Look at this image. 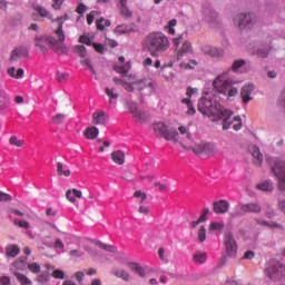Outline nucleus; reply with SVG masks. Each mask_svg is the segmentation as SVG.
Returning a JSON list of instances; mask_svg holds the SVG:
<instances>
[{
    "label": "nucleus",
    "instance_id": "55",
    "mask_svg": "<svg viewBox=\"0 0 285 285\" xmlns=\"http://www.w3.org/2000/svg\"><path fill=\"white\" fill-rule=\"evenodd\" d=\"M12 202V196L0 190V203Z\"/></svg>",
    "mask_w": 285,
    "mask_h": 285
},
{
    "label": "nucleus",
    "instance_id": "28",
    "mask_svg": "<svg viewBox=\"0 0 285 285\" xmlns=\"http://www.w3.org/2000/svg\"><path fill=\"white\" fill-rule=\"evenodd\" d=\"M8 76L13 77V79H22L23 78V69H16L14 67H11L8 69Z\"/></svg>",
    "mask_w": 285,
    "mask_h": 285
},
{
    "label": "nucleus",
    "instance_id": "5",
    "mask_svg": "<svg viewBox=\"0 0 285 285\" xmlns=\"http://www.w3.org/2000/svg\"><path fill=\"white\" fill-rule=\"evenodd\" d=\"M265 279L269 282H282L285 277V265L279 261L271 259L263 271Z\"/></svg>",
    "mask_w": 285,
    "mask_h": 285
},
{
    "label": "nucleus",
    "instance_id": "41",
    "mask_svg": "<svg viewBox=\"0 0 285 285\" xmlns=\"http://www.w3.org/2000/svg\"><path fill=\"white\" fill-rule=\"evenodd\" d=\"M57 173L61 177H70V169H65L63 170V164L62 163H57Z\"/></svg>",
    "mask_w": 285,
    "mask_h": 285
},
{
    "label": "nucleus",
    "instance_id": "50",
    "mask_svg": "<svg viewBox=\"0 0 285 285\" xmlns=\"http://www.w3.org/2000/svg\"><path fill=\"white\" fill-rule=\"evenodd\" d=\"M128 32V27L126 24L117 26L115 29L116 35H126Z\"/></svg>",
    "mask_w": 285,
    "mask_h": 285
},
{
    "label": "nucleus",
    "instance_id": "40",
    "mask_svg": "<svg viewBox=\"0 0 285 285\" xmlns=\"http://www.w3.org/2000/svg\"><path fill=\"white\" fill-rule=\"evenodd\" d=\"M181 104H185V106H187L188 110H187V115H195L196 110L195 107H193V101L190 100V98H184L181 100Z\"/></svg>",
    "mask_w": 285,
    "mask_h": 285
},
{
    "label": "nucleus",
    "instance_id": "24",
    "mask_svg": "<svg viewBox=\"0 0 285 285\" xmlns=\"http://www.w3.org/2000/svg\"><path fill=\"white\" fill-rule=\"evenodd\" d=\"M111 159L115 161V164L122 166V164L126 161V156L124 155V151L117 150L111 154Z\"/></svg>",
    "mask_w": 285,
    "mask_h": 285
},
{
    "label": "nucleus",
    "instance_id": "39",
    "mask_svg": "<svg viewBox=\"0 0 285 285\" xmlns=\"http://www.w3.org/2000/svg\"><path fill=\"white\" fill-rule=\"evenodd\" d=\"M73 52H76V55H79V57H81L82 59L86 57V55H88V51L86 50V46L83 45L75 46Z\"/></svg>",
    "mask_w": 285,
    "mask_h": 285
},
{
    "label": "nucleus",
    "instance_id": "20",
    "mask_svg": "<svg viewBox=\"0 0 285 285\" xmlns=\"http://www.w3.org/2000/svg\"><path fill=\"white\" fill-rule=\"evenodd\" d=\"M33 10L42 18L45 19H50V21H52V23H57V19H52V14H50L46 8H43L42 6L39 4H35L33 6Z\"/></svg>",
    "mask_w": 285,
    "mask_h": 285
},
{
    "label": "nucleus",
    "instance_id": "51",
    "mask_svg": "<svg viewBox=\"0 0 285 285\" xmlns=\"http://www.w3.org/2000/svg\"><path fill=\"white\" fill-rule=\"evenodd\" d=\"M209 230H224V224L217 222L212 223L209 225Z\"/></svg>",
    "mask_w": 285,
    "mask_h": 285
},
{
    "label": "nucleus",
    "instance_id": "22",
    "mask_svg": "<svg viewBox=\"0 0 285 285\" xmlns=\"http://www.w3.org/2000/svg\"><path fill=\"white\" fill-rule=\"evenodd\" d=\"M82 197V193L81 190L78 189H69L66 193V198L68 199V202L75 203L77 202V199H81Z\"/></svg>",
    "mask_w": 285,
    "mask_h": 285
},
{
    "label": "nucleus",
    "instance_id": "25",
    "mask_svg": "<svg viewBox=\"0 0 285 285\" xmlns=\"http://www.w3.org/2000/svg\"><path fill=\"white\" fill-rule=\"evenodd\" d=\"M10 106V98L3 89H0V110H6Z\"/></svg>",
    "mask_w": 285,
    "mask_h": 285
},
{
    "label": "nucleus",
    "instance_id": "62",
    "mask_svg": "<svg viewBox=\"0 0 285 285\" xmlns=\"http://www.w3.org/2000/svg\"><path fill=\"white\" fill-rule=\"evenodd\" d=\"M92 47L95 48L96 52H99L100 55H104V45L101 43H92Z\"/></svg>",
    "mask_w": 285,
    "mask_h": 285
},
{
    "label": "nucleus",
    "instance_id": "14",
    "mask_svg": "<svg viewBox=\"0 0 285 285\" xmlns=\"http://www.w3.org/2000/svg\"><path fill=\"white\" fill-rule=\"evenodd\" d=\"M213 206H214L213 210L214 213H216V215H224L226 214L227 210H229L230 203L222 199V200L215 202Z\"/></svg>",
    "mask_w": 285,
    "mask_h": 285
},
{
    "label": "nucleus",
    "instance_id": "47",
    "mask_svg": "<svg viewBox=\"0 0 285 285\" xmlns=\"http://www.w3.org/2000/svg\"><path fill=\"white\" fill-rule=\"evenodd\" d=\"M51 276L53 277V279H63L66 277V273H63V271L61 269H55Z\"/></svg>",
    "mask_w": 285,
    "mask_h": 285
},
{
    "label": "nucleus",
    "instance_id": "27",
    "mask_svg": "<svg viewBox=\"0 0 285 285\" xmlns=\"http://www.w3.org/2000/svg\"><path fill=\"white\" fill-rule=\"evenodd\" d=\"M87 139H97L99 137V129L97 127H89L85 130Z\"/></svg>",
    "mask_w": 285,
    "mask_h": 285
},
{
    "label": "nucleus",
    "instance_id": "60",
    "mask_svg": "<svg viewBox=\"0 0 285 285\" xmlns=\"http://www.w3.org/2000/svg\"><path fill=\"white\" fill-rule=\"evenodd\" d=\"M243 259H255V252L253 250L245 252Z\"/></svg>",
    "mask_w": 285,
    "mask_h": 285
},
{
    "label": "nucleus",
    "instance_id": "49",
    "mask_svg": "<svg viewBox=\"0 0 285 285\" xmlns=\"http://www.w3.org/2000/svg\"><path fill=\"white\" fill-rule=\"evenodd\" d=\"M242 66H246V61H244V60H235L234 62H233V65H232V70L234 71V72H237V69L238 68H242Z\"/></svg>",
    "mask_w": 285,
    "mask_h": 285
},
{
    "label": "nucleus",
    "instance_id": "9",
    "mask_svg": "<svg viewBox=\"0 0 285 285\" xmlns=\"http://www.w3.org/2000/svg\"><path fill=\"white\" fill-rule=\"evenodd\" d=\"M234 22L239 30H250L255 26V16L253 13H238L235 16Z\"/></svg>",
    "mask_w": 285,
    "mask_h": 285
},
{
    "label": "nucleus",
    "instance_id": "53",
    "mask_svg": "<svg viewBox=\"0 0 285 285\" xmlns=\"http://www.w3.org/2000/svg\"><path fill=\"white\" fill-rule=\"evenodd\" d=\"M28 268L31 273H40L41 272V266L37 263H31L28 265Z\"/></svg>",
    "mask_w": 285,
    "mask_h": 285
},
{
    "label": "nucleus",
    "instance_id": "52",
    "mask_svg": "<svg viewBox=\"0 0 285 285\" xmlns=\"http://www.w3.org/2000/svg\"><path fill=\"white\" fill-rule=\"evenodd\" d=\"M198 239L199 242H206V227L200 226L198 230Z\"/></svg>",
    "mask_w": 285,
    "mask_h": 285
},
{
    "label": "nucleus",
    "instance_id": "42",
    "mask_svg": "<svg viewBox=\"0 0 285 285\" xmlns=\"http://www.w3.org/2000/svg\"><path fill=\"white\" fill-rule=\"evenodd\" d=\"M96 246H98L102 250H107L108 253H115V247L112 245H107V244L101 243V242L98 240L96 243Z\"/></svg>",
    "mask_w": 285,
    "mask_h": 285
},
{
    "label": "nucleus",
    "instance_id": "63",
    "mask_svg": "<svg viewBox=\"0 0 285 285\" xmlns=\"http://www.w3.org/2000/svg\"><path fill=\"white\" fill-rule=\"evenodd\" d=\"M57 77H58V81H66L68 79L69 75L66 72H58Z\"/></svg>",
    "mask_w": 285,
    "mask_h": 285
},
{
    "label": "nucleus",
    "instance_id": "58",
    "mask_svg": "<svg viewBox=\"0 0 285 285\" xmlns=\"http://www.w3.org/2000/svg\"><path fill=\"white\" fill-rule=\"evenodd\" d=\"M79 41L86 46H92V40L88 36H80Z\"/></svg>",
    "mask_w": 285,
    "mask_h": 285
},
{
    "label": "nucleus",
    "instance_id": "34",
    "mask_svg": "<svg viewBox=\"0 0 285 285\" xmlns=\"http://www.w3.org/2000/svg\"><path fill=\"white\" fill-rule=\"evenodd\" d=\"M258 190H263L264 193H273V183L265 180L257 185Z\"/></svg>",
    "mask_w": 285,
    "mask_h": 285
},
{
    "label": "nucleus",
    "instance_id": "10",
    "mask_svg": "<svg viewBox=\"0 0 285 285\" xmlns=\"http://www.w3.org/2000/svg\"><path fill=\"white\" fill-rule=\"evenodd\" d=\"M272 173L277 177V188L282 193H285V163L284 161H276L275 165L272 167Z\"/></svg>",
    "mask_w": 285,
    "mask_h": 285
},
{
    "label": "nucleus",
    "instance_id": "26",
    "mask_svg": "<svg viewBox=\"0 0 285 285\" xmlns=\"http://www.w3.org/2000/svg\"><path fill=\"white\" fill-rule=\"evenodd\" d=\"M229 128L233 126V130H242V118L239 117H234L233 115L229 116Z\"/></svg>",
    "mask_w": 285,
    "mask_h": 285
},
{
    "label": "nucleus",
    "instance_id": "36",
    "mask_svg": "<svg viewBox=\"0 0 285 285\" xmlns=\"http://www.w3.org/2000/svg\"><path fill=\"white\" fill-rule=\"evenodd\" d=\"M193 259L195 264H206V259H208V256L206 253H197L193 256Z\"/></svg>",
    "mask_w": 285,
    "mask_h": 285
},
{
    "label": "nucleus",
    "instance_id": "43",
    "mask_svg": "<svg viewBox=\"0 0 285 285\" xmlns=\"http://www.w3.org/2000/svg\"><path fill=\"white\" fill-rule=\"evenodd\" d=\"M271 51V43L266 45L264 50L258 49L257 55L258 57H261L262 59H266V57H268V52Z\"/></svg>",
    "mask_w": 285,
    "mask_h": 285
},
{
    "label": "nucleus",
    "instance_id": "30",
    "mask_svg": "<svg viewBox=\"0 0 285 285\" xmlns=\"http://www.w3.org/2000/svg\"><path fill=\"white\" fill-rule=\"evenodd\" d=\"M112 273L116 277H120V279H124V282H129L130 279V274H128V272H126L125 269L116 268Z\"/></svg>",
    "mask_w": 285,
    "mask_h": 285
},
{
    "label": "nucleus",
    "instance_id": "57",
    "mask_svg": "<svg viewBox=\"0 0 285 285\" xmlns=\"http://www.w3.org/2000/svg\"><path fill=\"white\" fill-rule=\"evenodd\" d=\"M96 14H97V11H91L90 13L87 14L88 26H92V23L95 22Z\"/></svg>",
    "mask_w": 285,
    "mask_h": 285
},
{
    "label": "nucleus",
    "instance_id": "6",
    "mask_svg": "<svg viewBox=\"0 0 285 285\" xmlns=\"http://www.w3.org/2000/svg\"><path fill=\"white\" fill-rule=\"evenodd\" d=\"M132 92L137 90L141 97H148L155 92V82L150 78H142L131 83Z\"/></svg>",
    "mask_w": 285,
    "mask_h": 285
},
{
    "label": "nucleus",
    "instance_id": "64",
    "mask_svg": "<svg viewBox=\"0 0 285 285\" xmlns=\"http://www.w3.org/2000/svg\"><path fill=\"white\" fill-rule=\"evenodd\" d=\"M0 285H10V277L1 276L0 277Z\"/></svg>",
    "mask_w": 285,
    "mask_h": 285
},
{
    "label": "nucleus",
    "instance_id": "33",
    "mask_svg": "<svg viewBox=\"0 0 285 285\" xmlns=\"http://www.w3.org/2000/svg\"><path fill=\"white\" fill-rule=\"evenodd\" d=\"M114 70L119 75H128L130 72V62H127L125 66L115 65Z\"/></svg>",
    "mask_w": 285,
    "mask_h": 285
},
{
    "label": "nucleus",
    "instance_id": "37",
    "mask_svg": "<svg viewBox=\"0 0 285 285\" xmlns=\"http://www.w3.org/2000/svg\"><path fill=\"white\" fill-rule=\"evenodd\" d=\"M96 26H97V30L104 31V30H106V28H109L110 20H106L104 18H100V19L97 20Z\"/></svg>",
    "mask_w": 285,
    "mask_h": 285
},
{
    "label": "nucleus",
    "instance_id": "48",
    "mask_svg": "<svg viewBox=\"0 0 285 285\" xmlns=\"http://www.w3.org/2000/svg\"><path fill=\"white\" fill-rule=\"evenodd\" d=\"M66 121V115L63 114H58L52 117V124H63Z\"/></svg>",
    "mask_w": 285,
    "mask_h": 285
},
{
    "label": "nucleus",
    "instance_id": "16",
    "mask_svg": "<svg viewBox=\"0 0 285 285\" xmlns=\"http://www.w3.org/2000/svg\"><path fill=\"white\" fill-rule=\"evenodd\" d=\"M129 112L134 115V119H136V121H148V116H146L144 111L139 110L136 104L129 105Z\"/></svg>",
    "mask_w": 285,
    "mask_h": 285
},
{
    "label": "nucleus",
    "instance_id": "56",
    "mask_svg": "<svg viewBox=\"0 0 285 285\" xmlns=\"http://www.w3.org/2000/svg\"><path fill=\"white\" fill-rule=\"evenodd\" d=\"M134 197H137V198H141L140 199V204H144V202H146V199H147V195H146V193H141V190H137V191H135L134 193Z\"/></svg>",
    "mask_w": 285,
    "mask_h": 285
},
{
    "label": "nucleus",
    "instance_id": "45",
    "mask_svg": "<svg viewBox=\"0 0 285 285\" xmlns=\"http://www.w3.org/2000/svg\"><path fill=\"white\" fill-rule=\"evenodd\" d=\"M175 26H177L176 19H173L168 22V26L165 27L168 35H175Z\"/></svg>",
    "mask_w": 285,
    "mask_h": 285
},
{
    "label": "nucleus",
    "instance_id": "11",
    "mask_svg": "<svg viewBox=\"0 0 285 285\" xmlns=\"http://www.w3.org/2000/svg\"><path fill=\"white\" fill-rule=\"evenodd\" d=\"M224 244L228 257H237V242L235 240V237H233V234L227 233L225 235Z\"/></svg>",
    "mask_w": 285,
    "mask_h": 285
},
{
    "label": "nucleus",
    "instance_id": "17",
    "mask_svg": "<svg viewBox=\"0 0 285 285\" xmlns=\"http://www.w3.org/2000/svg\"><path fill=\"white\" fill-rule=\"evenodd\" d=\"M203 52L208 57H224V49H219L210 45H205L203 47Z\"/></svg>",
    "mask_w": 285,
    "mask_h": 285
},
{
    "label": "nucleus",
    "instance_id": "12",
    "mask_svg": "<svg viewBox=\"0 0 285 285\" xmlns=\"http://www.w3.org/2000/svg\"><path fill=\"white\" fill-rule=\"evenodd\" d=\"M255 91V85L254 83H247L240 90V97L243 99V104H248V101H253V92Z\"/></svg>",
    "mask_w": 285,
    "mask_h": 285
},
{
    "label": "nucleus",
    "instance_id": "18",
    "mask_svg": "<svg viewBox=\"0 0 285 285\" xmlns=\"http://www.w3.org/2000/svg\"><path fill=\"white\" fill-rule=\"evenodd\" d=\"M249 153L252 154L253 163L255 166H262V163L264 161V155H262V151H259V147L252 146L249 148Z\"/></svg>",
    "mask_w": 285,
    "mask_h": 285
},
{
    "label": "nucleus",
    "instance_id": "1",
    "mask_svg": "<svg viewBox=\"0 0 285 285\" xmlns=\"http://www.w3.org/2000/svg\"><path fill=\"white\" fill-rule=\"evenodd\" d=\"M198 111L207 117H215L223 121V130L230 128V115L233 111L222 107L219 104H213V100L207 98H200L198 101Z\"/></svg>",
    "mask_w": 285,
    "mask_h": 285
},
{
    "label": "nucleus",
    "instance_id": "35",
    "mask_svg": "<svg viewBox=\"0 0 285 285\" xmlns=\"http://www.w3.org/2000/svg\"><path fill=\"white\" fill-rule=\"evenodd\" d=\"M210 213V209L205 208L199 216V218L191 223L193 228H197V225L203 224V222H206V216Z\"/></svg>",
    "mask_w": 285,
    "mask_h": 285
},
{
    "label": "nucleus",
    "instance_id": "19",
    "mask_svg": "<svg viewBox=\"0 0 285 285\" xmlns=\"http://www.w3.org/2000/svg\"><path fill=\"white\" fill-rule=\"evenodd\" d=\"M183 55H193V43L190 41L183 42L178 49L177 59H181Z\"/></svg>",
    "mask_w": 285,
    "mask_h": 285
},
{
    "label": "nucleus",
    "instance_id": "23",
    "mask_svg": "<svg viewBox=\"0 0 285 285\" xmlns=\"http://www.w3.org/2000/svg\"><path fill=\"white\" fill-rule=\"evenodd\" d=\"M118 10H119L121 17H124L125 19H130V17H132V11H130V9H128V2L119 1Z\"/></svg>",
    "mask_w": 285,
    "mask_h": 285
},
{
    "label": "nucleus",
    "instance_id": "29",
    "mask_svg": "<svg viewBox=\"0 0 285 285\" xmlns=\"http://www.w3.org/2000/svg\"><path fill=\"white\" fill-rule=\"evenodd\" d=\"M114 83H116V86H122V88H125V90H127V92H132V85L126 82L124 79H119L117 77H115L112 79Z\"/></svg>",
    "mask_w": 285,
    "mask_h": 285
},
{
    "label": "nucleus",
    "instance_id": "54",
    "mask_svg": "<svg viewBox=\"0 0 285 285\" xmlns=\"http://www.w3.org/2000/svg\"><path fill=\"white\" fill-rule=\"evenodd\" d=\"M14 225L19 226L20 228H24V230H28V228H30V223H28L27 220H19L17 223V220H14Z\"/></svg>",
    "mask_w": 285,
    "mask_h": 285
},
{
    "label": "nucleus",
    "instance_id": "59",
    "mask_svg": "<svg viewBox=\"0 0 285 285\" xmlns=\"http://www.w3.org/2000/svg\"><path fill=\"white\" fill-rule=\"evenodd\" d=\"M69 256L79 258L83 257V253L79 252V249H73L69 252Z\"/></svg>",
    "mask_w": 285,
    "mask_h": 285
},
{
    "label": "nucleus",
    "instance_id": "4",
    "mask_svg": "<svg viewBox=\"0 0 285 285\" xmlns=\"http://www.w3.org/2000/svg\"><path fill=\"white\" fill-rule=\"evenodd\" d=\"M235 83H239V81L233 79V77H230V73H228V71H224L215 78L213 86L216 92H219L220 95H227L228 97H236L238 90L236 87H233L235 86Z\"/></svg>",
    "mask_w": 285,
    "mask_h": 285
},
{
    "label": "nucleus",
    "instance_id": "44",
    "mask_svg": "<svg viewBox=\"0 0 285 285\" xmlns=\"http://www.w3.org/2000/svg\"><path fill=\"white\" fill-rule=\"evenodd\" d=\"M106 95L110 98L109 104H112V99L119 98V94L115 92V88H106Z\"/></svg>",
    "mask_w": 285,
    "mask_h": 285
},
{
    "label": "nucleus",
    "instance_id": "61",
    "mask_svg": "<svg viewBox=\"0 0 285 285\" xmlns=\"http://www.w3.org/2000/svg\"><path fill=\"white\" fill-rule=\"evenodd\" d=\"M180 135H186L187 139H190V132H188V128L184 127V126H180L178 128Z\"/></svg>",
    "mask_w": 285,
    "mask_h": 285
},
{
    "label": "nucleus",
    "instance_id": "7",
    "mask_svg": "<svg viewBox=\"0 0 285 285\" xmlns=\"http://www.w3.org/2000/svg\"><path fill=\"white\" fill-rule=\"evenodd\" d=\"M156 137H164L167 141H177L179 132L175 129H168V126L164 122H157L153 125Z\"/></svg>",
    "mask_w": 285,
    "mask_h": 285
},
{
    "label": "nucleus",
    "instance_id": "8",
    "mask_svg": "<svg viewBox=\"0 0 285 285\" xmlns=\"http://www.w3.org/2000/svg\"><path fill=\"white\" fill-rule=\"evenodd\" d=\"M246 213L258 215V213H262V205H259V203L238 204L230 215L233 217H242V215H246Z\"/></svg>",
    "mask_w": 285,
    "mask_h": 285
},
{
    "label": "nucleus",
    "instance_id": "3",
    "mask_svg": "<svg viewBox=\"0 0 285 285\" xmlns=\"http://www.w3.org/2000/svg\"><path fill=\"white\" fill-rule=\"evenodd\" d=\"M142 48L150 57H161L170 48V40L161 32H151L145 38Z\"/></svg>",
    "mask_w": 285,
    "mask_h": 285
},
{
    "label": "nucleus",
    "instance_id": "46",
    "mask_svg": "<svg viewBox=\"0 0 285 285\" xmlns=\"http://www.w3.org/2000/svg\"><path fill=\"white\" fill-rule=\"evenodd\" d=\"M9 144L11 146H17V148H21V146H23V140H20L19 138H17V136H12L9 139Z\"/></svg>",
    "mask_w": 285,
    "mask_h": 285
},
{
    "label": "nucleus",
    "instance_id": "2",
    "mask_svg": "<svg viewBox=\"0 0 285 285\" xmlns=\"http://www.w3.org/2000/svg\"><path fill=\"white\" fill-rule=\"evenodd\" d=\"M58 27L55 29V37L50 36H36L35 37V46L39 48L43 55L48 52L47 46H51V48L59 49V43H63L66 41V32H63V21H68V16L56 18Z\"/></svg>",
    "mask_w": 285,
    "mask_h": 285
},
{
    "label": "nucleus",
    "instance_id": "31",
    "mask_svg": "<svg viewBox=\"0 0 285 285\" xmlns=\"http://www.w3.org/2000/svg\"><path fill=\"white\" fill-rule=\"evenodd\" d=\"M21 250L17 245H10L6 248L7 257H17Z\"/></svg>",
    "mask_w": 285,
    "mask_h": 285
},
{
    "label": "nucleus",
    "instance_id": "15",
    "mask_svg": "<svg viewBox=\"0 0 285 285\" xmlns=\"http://www.w3.org/2000/svg\"><path fill=\"white\" fill-rule=\"evenodd\" d=\"M26 57H28L27 47H17L11 51V61H21V59H26Z\"/></svg>",
    "mask_w": 285,
    "mask_h": 285
},
{
    "label": "nucleus",
    "instance_id": "21",
    "mask_svg": "<svg viewBox=\"0 0 285 285\" xmlns=\"http://www.w3.org/2000/svg\"><path fill=\"white\" fill-rule=\"evenodd\" d=\"M108 121V117L106 116V112H94L92 115V124H96V126H104Z\"/></svg>",
    "mask_w": 285,
    "mask_h": 285
},
{
    "label": "nucleus",
    "instance_id": "38",
    "mask_svg": "<svg viewBox=\"0 0 285 285\" xmlns=\"http://www.w3.org/2000/svg\"><path fill=\"white\" fill-rule=\"evenodd\" d=\"M131 271L136 273V275H139V277H146V269L144 267L139 266V264H131Z\"/></svg>",
    "mask_w": 285,
    "mask_h": 285
},
{
    "label": "nucleus",
    "instance_id": "13",
    "mask_svg": "<svg viewBox=\"0 0 285 285\" xmlns=\"http://www.w3.org/2000/svg\"><path fill=\"white\" fill-rule=\"evenodd\" d=\"M195 155H212L213 153V145L208 142H200L191 148Z\"/></svg>",
    "mask_w": 285,
    "mask_h": 285
},
{
    "label": "nucleus",
    "instance_id": "32",
    "mask_svg": "<svg viewBox=\"0 0 285 285\" xmlns=\"http://www.w3.org/2000/svg\"><path fill=\"white\" fill-rule=\"evenodd\" d=\"M14 277L18 279V282L21 284V285H30L32 284V281H30V278H28V276L19 273V272H14Z\"/></svg>",
    "mask_w": 285,
    "mask_h": 285
}]
</instances>
